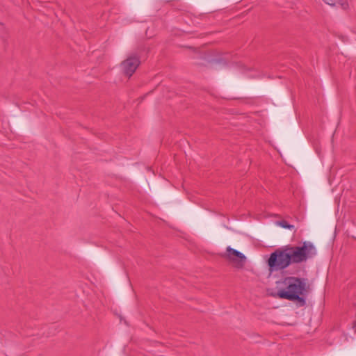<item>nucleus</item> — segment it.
Instances as JSON below:
<instances>
[{"mask_svg": "<svg viewBox=\"0 0 356 356\" xmlns=\"http://www.w3.org/2000/svg\"><path fill=\"white\" fill-rule=\"evenodd\" d=\"M225 257L234 263L235 266L238 268H243L246 261V257L242 252L230 246L226 248Z\"/></svg>", "mask_w": 356, "mask_h": 356, "instance_id": "3", "label": "nucleus"}, {"mask_svg": "<svg viewBox=\"0 0 356 356\" xmlns=\"http://www.w3.org/2000/svg\"><path fill=\"white\" fill-rule=\"evenodd\" d=\"M325 3L331 6L339 5L343 9L346 10L348 8L347 0H323Z\"/></svg>", "mask_w": 356, "mask_h": 356, "instance_id": "5", "label": "nucleus"}, {"mask_svg": "<svg viewBox=\"0 0 356 356\" xmlns=\"http://www.w3.org/2000/svg\"><path fill=\"white\" fill-rule=\"evenodd\" d=\"M277 225H278L279 226H280L283 228H286V229H294V225L289 224L286 220L278 221V222H277Z\"/></svg>", "mask_w": 356, "mask_h": 356, "instance_id": "6", "label": "nucleus"}, {"mask_svg": "<svg viewBox=\"0 0 356 356\" xmlns=\"http://www.w3.org/2000/svg\"><path fill=\"white\" fill-rule=\"evenodd\" d=\"M282 284L284 287L277 291V296L282 299L288 300H297L300 306L306 304V296L309 291V286L307 284L306 280L297 277H286L284 278Z\"/></svg>", "mask_w": 356, "mask_h": 356, "instance_id": "2", "label": "nucleus"}, {"mask_svg": "<svg viewBox=\"0 0 356 356\" xmlns=\"http://www.w3.org/2000/svg\"><path fill=\"white\" fill-rule=\"evenodd\" d=\"M316 254V249L310 241L302 242L300 246L286 245L276 249L267 260L270 273L281 271L293 264L307 261Z\"/></svg>", "mask_w": 356, "mask_h": 356, "instance_id": "1", "label": "nucleus"}, {"mask_svg": "<svg viewBox=\"0 0 356 356\" xmlns=\"http://www.w3.org/2000/svg\"><path fill=\"white\" fill-rule=\"evenodd\" d=\"M140 63V59L136 56L128 57L121 63L123 72L129 77L131 76Z\"/></svg>", "mask_w": 356, "mask_h": 356, "instance_id": "4", "label": "nucleus"}]
</instances>
